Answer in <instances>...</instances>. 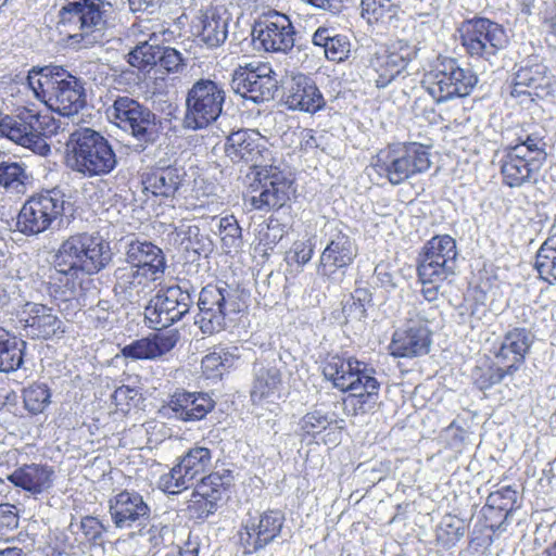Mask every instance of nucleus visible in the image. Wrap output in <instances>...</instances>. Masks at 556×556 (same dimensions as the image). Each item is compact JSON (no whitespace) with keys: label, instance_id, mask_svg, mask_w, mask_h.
<instances>
[{"label":"nucleus","instance_id":"nucleus-1","mask_svg":"<svg viewBox=\"0 0 556 556\" xmlns=\"http://www.w3.org/2000/svg\"><path fill=\"white\" fill-rule=\"evenodd\" d=\"M25 86L36 99L63 116L75 115L85 105L81 83L61 66L33 67Z\"/></svg>","mask_w":556,"mask_h":556},{"label":"nucleus","instance_id":"nucleus-2","mask_svg":"<svg viewBox=\"0 0 556 556\" xmlns=\"http://www.w3.org/2000/svg\"><path fill=\"white\" fill-rule=\"evenodd\" d=\"M65 164L73 172L91 178L111 173L116 166V156L103 136L81 128L70 136Z\"/></svg>","mask_w":556,"mask_h":556},{"label":"nucleus","instance_id":"nucleus-3","mask_svg":"<svg viewBox=\"0 0 556 556\" xmlns=\"http://www.w3.org/2000/svg\"><path fill=\"white\" fill-rule=\"evenodd\" d=\"M111 261V250L100 238L78 233L64 240L53 257L58 273L78 277L79 274L93 275Z\"/></svg>","mask_w":556,"mask_h":556},{"label":"nucleus","instance_id":"nucleus-4","mask_svg":"<svg viewBox=\"0 0 556 556\" xmlns=\"http://www.w3.org/2000/svg\"><path fill=\"white\" fill-rule=\"evenodd\" d=\"M111 11L106 0H66L59 13L60 23L75 31L71 35L75 42L89 48L103 42Z\"/></svg>","mask_w":556,"mask_h":556},{"label":"nucleus","instance_id":"nucleus-5","mask_svg":"<svg viewBox=\"0 0 556 556\" xmlns=\"http://www.w3.org/2000/svg\"><path fill=\"white\" fill-rule=\"evenodd\" d=\"M431 147L420 142H399L378 152L374 168L391 185L427 172L431 166Z\"/></svg>","mask_w":556,"mask_h":556},{"label":"nucleus","instance_id":"nucleus-6","mask_svg":"<svg viewBox=\"0 0 556 556\" xmlns=\"http://www.w3.org/2000/svg\"><path fill=\"white\" fill-rule=\"evenodd\" d=\"M59 129L60 121L50 114L35 113L27 108L15 116H5L0 122L2 136L42 156L51 150L46 138L58 134Z\"/></svg>","mask_w":556,"mask_h":556},{"label":"nucleus","instance_id":"nucleus-7","mask_svg":"<svg viewBox=\"0 0 556 556\" xmlns=\"http://www.w3.org/2000/svg\"><path fill=\"white\" fill-rule=\"evenodd\" d=\"M422 87L437 103L469 96L478 84V76L464 68L456 59H438L422 78Z\"/></svg>","mask_w":556,"mask_h":556},{"label":"nucleus","instance_id":"nucleus-8","mask_svg":"<svg viewBox=\"0 0 556 556\" xmlns=\"http://www.w3.org/2000/svg\"><path fill=\"white\" fill-rule=\"evenodd\" d=\"M224 102L225 91L217 83L199 79L187 93L182 127L190 130L206 128L220 116Z\"/></svg>","mask_w":556,"mask_h":556},{"label":"nucleus","instance_id":"nucleus-9","mask_svg":"<svg viewBox=\"0 0 556 556\" xmlns=\"http://www.w3.org/2000/svg\"><path fill=\"white\" fill-rule=\"evenodd\" d=\"M357 255L355 240L338 226L330 227L328 242L319 256L317 276L328 286L341 285Z\"/></svg>","mask_w":556,"mask_h":556},{"label":"nucleus","instance_id":"nucleus-10","mask_svg":"<svg viewBox=\"0 0 556 556\" xmlns=\"http://www.w3.org/2000/svg\"><path fill=\"white\" fill-rule=\"evenodd\" d=\"M460 42L470 58L492 63V59L508 45L505 28L489 18L475 17L459 28Z\"/></svg>","mask_w":556,"mask_h":556},{"label":"nucleus","instance_id":"nucleus-11","mask_svg":"<svg viewBox=\"0 0 556 556\" xmlns=\"http://www.w3.org/2000/svg\"><path fill=\"white\" fill-rule=\"evenodd\" d=\"M456 257V241L450 235H438L427 241L417 266L422 285L443 282L454 275Z\"/></svg>","mask_w":556,"mask_h":556},{"label":"nucleus","instance_id":"nucleus-12","mask_svg":"<svg viewBox=\"0 0 556 556\" xmlns=\"http://www.w3.org/2000/svg\"><path fill=\"white\" fill-rule=\"evenodd\" d=\"M64 194L58 190H47L29 198L17 216L18 230L27 236L46 231L64 211Z\"/></svg>","mask_w":556,"mask_h":556},{"label":"nucleus","instance_id":"nucleus-13","mask_svg":"<svg viewBox=\"0 0 556 556\" xmlns=\"http://www.w3.org/2000/svg\"><path fill=\"white\" fill-rule=\"evenodd\" d=\"M279 81L269 63L251 62L239 66L232 75L231 88L247 100L263 103L275 98Z\"/></svg>","mask_w":556,"mask_h":556},{"label":"nucleus","instance_id":"nucleus-14","mask_svg":"<svg viewBox=\"0 0 556 556\" xmlns=\"http://www.w3.org/2000/svg\"><path fill=\"white\" fill-rule=\"evenodd\" d=\"M556 91V76L544 60L538 55H530L523 60L514 74L510 96L519 98L528 96L545 99Z\"/></svg>","mask_w":556,"mask_h":556},{"label":"nucleus","instance_id":"nucleus-15","mask_svg":"<svg viewBox=\"0 0 556 556\" xmlns=\"http://www.w3.org/2000/svg\"><path fill=\"white\" fill-rule=\"evenodd\" d=\"M200 328L204 333L219 332L226 327V317L236 313L233 294L227 283L207 285L199 293Z\"/></svg>","mask_w":556,"mask_h":556},{"label":"nucleus","instance_id":"nucleus-16","mask_svg":"<svg viewBox=\"0 0 556 556\" xmlns=\"http://www.w3.org/2000/svg\"><path fill=\"white\" fill-rule=\"evenodd\" d=\"M295 29L286 14L273 12L252 27L253 41L267 52L288 53L295 45Z\"/></svg>","mask_w":556,"mask_h":556},{"label":"nucleus","instance_id":"nucleus-17","mask_svg":"<svg viewBox=\"0 0 556 556\" xmlns=\"http://www.w3.org/2000/svg\"><path fill=\"white\" fill-rule=\"evenodd\" d=\"M325 378L332 382L333 387L343 392L357 391V387L372 375L376 369L369 364L352 356L328 355L323 364Z\"/></svg>","mask_w":556,"mask_h":556},{"label":"nucleus","instance_id":"nucleus-18","mask_svg":"<svg viewBox=\"0 0 556 556\" xmlns=\"http://www.w3.org/2000/svg\"><path fill=\"white\" fill-rule=\"evenodd\" d=\"M417 51L416 43L405 39H396L381 53H377L371 61V66L377 74L376 87L386 88L407 67L408 63L416 56Z\"/></svg>","mask_w":556,"mask_h":556},{"label":"nucleus","instance_id":"nucleus-19","mask_svg":"<svg viewBox=\"0 0 556 556\" xmlns=\"http://www.w3.org/2000/svg\"><path fill=\"white\" fill-rule=\"evenodd\" d=\"M285 520V514L279 509H268L247 520L244 533H241L244 554H255L274 542L280 535Z\"/></svg>","mask_w":556,"mask_h":556},{"label":"nucleus","instance_id":"nucleus-20","mask_svg":"<svg viewBox=\"0 0 556 556\" xmlns=\"http://www.w3.org/2000/svg\"><path fill=\"white\" fill-rule=\"evenodd\" d=\"M522 149L506 148L500 163L503 184L509 188L534 186L545 162L527 156Z\"/></svg>","mask_w":556,"mask_h":556},{"label":"nucleus","instance_id":"nucleus-21","mask_svg":"<svg viewBox=\"0 0 556 556\" xmlns=\"http://www.w3.org/2000/svg\"><path fill=\"white\" fill-rule=\"evenodd\" d=\"M431 343V331L428 326L409 318L403 327L393 332L389 351L394 357H419L429 353Z\"/></svg>","mask_w":556,"mask_h":556},{"label":"nucleus","instance_id":"nucleus-22","mask_svg":"<svg viewBox=\"0 0 556 556\" xmlns=\"http://www.w3.org/2000/svg\"><path fill=\"white\" fill-rule=\"evenodd\" d=\"M534 333L526 327H514L502 337L493 352L496 362L507 366L509 372H517L523 366L534 343Z\"/></svg>","mask_w":556,"mask_h":556},{"label":"nucleus","instance_id":"nucleus-23","mask_svg":"<svg viewBox=\"0 0 556 556\" xmlns=\"http://www.w3.org/2000/svg\"><path fill=\"white\" fill-rule=\"evenodd\" d=\"M283 101L288 109L316 113L326 101L316 83L309 76L299 73L292 75L283 85Z\"/></svg>","mask_w":556,"mask_h":556},{"label":"nucleus","instance_id":"nucleus-24","mask_svg":"<svg viewBox=\"0 0 556 556\" xmlns=\"http://www.w3.org/2000/svg\"><path fill=\"white\" fill-rule=\"evenodd\" d=\"M267 140L255 129H239L232 131L225 142L226 156L233 163L250 164L253 167L258 166L263 160Z\"/></svg>","mask_w":556,"mask_h":556},{"label":"nucleus","instance_id":"nucleus-25","mask_svg":"<svg viewBox=\"0 0 556 556\" xmlns=\"http://www.w3.org/2000/svg\"><path fill=\"white\" fill-rule=\"evenodd\" d=\"M127 262L130 265V285H140L142 279L152 280L155 274L163 271L165 262L161 249L151 242L131 241L127 249Z\"/></svg>","mask_w":556,"mask_h":556},{"label":"nucleus","instance_id":"nucleus-26","mask_svg":"<svg viewBox=\"0 0 556 556\" xmlns=\"http://www.w3.org/2000/svg\"><path fill=\"white\" fill-rule=\"evenodd\" d=\"M229 15L223 8H210L190 21L189 29L180 37L195 36L208 47H218L228 36Z\"/></svg>","mask_w":556,"mask_h":556},{"label":"nucleus","instance_id":"nucleus-27","mask_svg":"<svg viewBox=\"0 0 556 556\" xmlns=\"http://www.w3.org/2000/svg\"><path fill=\"white\" fill-rule=\"evenodd\" d=\"M106 114L119 128L130 131L135 137L143 136L151 123L150 113L129 97L117 98Z\"/></svg>","mask_w":556,"mask_h":556},{"label":"nucleus","instance_id":"nucleus-28","mask_svg":"<svg viewBox=\"0 0 556 556\" xmlns=\"http://www.w3.org/2000/svg\"><path fill=\"white\" fill-rule=\"evenodd\" d=\"M261 191L250 198V203L255 210L270 211L282 207L290 199L292 182L282 173L270 170L260 178Z\"/></svg>","mask_w":556,"mask_h":556},{"label":"nucleus","instance_id":"nucleus-29","mask_svg":"<svg viewBox=\"0 0 556 556\" xmlns=\"http://www.w3.org/2000/svg\"><path fill=\"white\" fill-rule=\"evenodd\" d=\"M251 401L254 404L279 395L282 388V372L275 359H257L252 367Z\"/></svg>","mask_w":556,"mask_h":556},{"label":"nucleus","instance_id":"nucleus-30","mask_svg":"<svg viewBox=\"0 0 556 556\" xmlns=\"http://www.w3.org/2000/svg\"><path fill=\"white\" fill-rule=\"evenodd\" d=\"M110 513L117 528H130L149 518L150 508L142 496L135 492L123 491L110 502Z\"/></svg>","mask_w":556,"mask_h":556},{"label":"nucleus","instance_id":"nucleus-31","mask_svg":"<svg viewBox=\"0 0 556 556\" xmlns=\"http://www.w3.org/2000/svg\"><path fill=\"white\" fill-rule=\"evenodd\" d=\"M20 321L24 324L28 336L42 339L55 336L62 325L52 308L38 303H27Z\"/></svg>","mask_w":556,"mask_h":556},{"label":"nucleus","instance_id":"nucleus-32","mask_svg":"<svg viewBox=\"0 0 556 556\" xmlns=\"http://www.w3.org/2000/svg\"><path fill=\"white\" fill-rule=\"evenodd\" d=\"M53 477L54 471L50 467L30 464L16 468L8 476V480L31 495H38L52 486Z\"/></svg>","mask_w":556,"mask_h":556},{"label":"nucleus","instance_id":"nucleus-33","mask_svg":"<svg viewBox=\"0 0 556 556\" xmlns=\"http://www.w3.org/2000/svg\"><path fill=\"white\" fill-rule=\"evenodd\" d=\"M174 348V338L170 332H156L152 336L138 339L122 349V355L132 361L155 359Z\"/></svg>","mask_w":556,"mask_h":556},{"label":"nucleus","instance_id":"nucleus-34","mask_svg":"<svg viewBox=\"0 0 556 556\" xmlns=\"http://www.w3.org/2000/svg\"><path fill=\"white\" fill-rule=\"evenodd\" d=\"M211 463V451L206 447H194L176 464V489L187 490L193 481L202 477Z\"/></svg>","mask_w":556,"mask_h":556},{"label":"nucleus","instance_id":"nucleus-35","mask_svg":"<svg viewBox=\"0 0 556 556\" xmlns=\"http://www.w3.org/2000/svg\"><path fill=\"white\" fill-rule=\"evenodd\" d=\"M547 130L536 123H526L516 132L515 144L509 149H522L521 153L546 162Z\"/></svg>","mask_w":556,"mask_h":556},{"label":"nucleus","instance_id":"nucleus-36","mask_svg":"<svg viewBox=\"0 0 556 556\" xmlns=\"http://www.w3.org/2000/svg\"><path fill=\"white\" fill-rule=\"evenodd\" d=\"M380 382L377 380L376 375L367 377L357 391H350L351 393L344 400V409L349 415L358 416L366 415L376 408L379 399Z\"/></svg>","mask_w":556,"mask_h":556},{"label":"nucleus","instance_id":"nucleus-37","mask_svg":"<svg viewBox=\"0 0 556 556\" xmlns=\"http://www.w3.org/2000/svg\"><path fill=\"white\" fill-rule=\"evenodd\" d=\"M170 292L172 288L157 292L146 307V318L157 332H170L174 337V330L168 329L174 324V300L168 295Z\"/></svg>","mask_w":556,"mask_h":556},{"label":"nucleus","instance_id":"nucleus-38","mask_svg":"<svg viewBox=\"0 0 556 556\" xmlns=\"http://www.w3.org/2000/svg\"><path fill=\"white\" fill-rule=\"evenodd\" d=\"M214 408V402L203 393H176V419L195 421Z\"/></svg>","mask_w":556,"mask_h":556},{"label":"nucleus","instance_id":"nucleus-39","mask_svg":"<svg viewBox=\"0 0 556 556\" xmlns=\"http://www.w3.org/2000/svg\"><path fill=\"white\" fill-rule=\"evenodd\" d=\"M30 176L22 162H0V187L8 194L20 197L27 191Z\"/></svg>","mask_w":556,"mask_h":556},{"label":"nucleus","instance_id":"nucleus-40","mask_svg":"<svg viewBox=\"0 0 556 556\" xmlns=\"http://www.w3.org/2000/svg\"><path fill=\"white\" fill-rule=\"evenodd\" d=\"M26 342L0 328V371L12 372L21 368Z\"/></svg>","mask_w":556,"mask_h":556},{"label":"nucleus","instance_id":"nucleus-41","mask_svg":"<svg viewBox=\"0 0 556 556\" xmlns=\"http://www.w3.org/2000/svg\"><path fill=\"white\" fill-rule=\"evenodd\" d=\"M176 245L185 254L186 261H195L204 249L203 236L192 220H181L176 227Z\"/></svg>","mask_w":556,"mask_h":556},{"label":"nucleus","instance_id":"nucleus-42","mask_svg":"<svg viewBox=\"0 0 556 556\" xmlns=\"http://www.w3.org/2000/svg\"><path fill=\"white\" fill-rule=\"evenodd\" d=\"M339 420L334 413L327 412L323 408H315L306 413L298 424L299 434L303 438H316L332 426H338Z\"/></svg>","mask_w":556,"mask_h":556},{"label":"nucleus","instance_id":"nucleus-43","mask_svg":"<svg viewBox=\"0 0 556 556\" xmlns=\"http://www.w3.org/2000/svg\"><path fill=\"white\" fill-rule=\"evenodd\" d=\"M362 17L368 23H390L399 16L401 0H362Z\"/></svg>","mask_w":556,"mask_h":556},{"label":"nucleus","instance_id":"nucleus-44","mask_svg":"<svg viewBox=\"0 0 556 556\" xmlns=\"http://www.w3.org/2000/svg\"><path fill=\"white\" fill-rule=\"evenodd\" d=\"M534 267L540 278L549 285L556 282V232L541 244L535 255Z\"/></svg>","mask_w":556,"mask_h":556},{"label":"nucleus","instance_id":"nucleus-45","mask_svg":"<svg viewBox=\"0 0 556 556\" xmlns=\"http://www.w3.org/2000/svg\"><path fill=\"white\" fill-rule=\"evenodd\" d=\"M168 51L165 50L162 54L160 47L143 42L128 53V63L134 67L144 68L155 65L157 60H160L161 64L170 71L172 54Z\"/></svg>","mask_w":556,"mask_h":556},{"label":"nucleus","instance_id":"nucleus-46","mask_svg":"<svg viewBox=\"0 0 556 556\" xmlns=\"http://www.w3.org/2000/svg\"><path fill=\"white\" fill-rule=\"evenodd\" d=\"M466 525L463 519L452 515L444 516L435 529L438 545L444 549L454 547L465 535Z\"/></svg>","mask_w":556,"mask_h":556},{"label":"nucleus","instance_id":"nucleus-47","mask_svg":"<svg viewBox=\"0 0 556 556\" xmlns=\"http://www.w3.org/2000/svg\"><path fill=\"white\" fill-rule=\"evenodd\" d=\"M217 502L216 495L203 492L197 486L191 493V497L185 498L186 508L184 510L188 513L189 518L203 519L215 513Z\"/></svg>","mask_w":556,"mask_h":556},{"label":"nucleus","instance_id":"nucleus-48","mask_svg":"<svg viewBox=\"0 0 556 556\" xmlns=\"http://www.w3.org/2000/svg\"><path fill=\"white\" fill-rule=\"evenodd\" d=\"M372 303V294L367 288H356L343 303L342 312L348 319L364 320L367 306Z\"/></svg>","mask_w":556,"mask_h":556},{"label":"nucleus","instance_id":"nucleus-49","mask_svg":"<svg viewBox=\"0 0 556 556\" xmlns=\"http://www.w3.org/2000/svg\"><path fill=\"white\" fill-rule=\"evenodd\" d=\"M23 402L30 414H41L51 402L50 389L45 383L35 382L24 389Z\"/></svg>","mask_w":556,"mask_h":556},{"label":"nucleus","instance_id":"nucleus-50","mask_svg":"<svg viewBox=\"0 0 556 556\" xmlns=\"http://www.w3.org/2000/svg\"><path fill=\"white\" fill-rule=\"evenodd\" d=\"M514 375L515 372H509L507 370L506 365H502L494 359L489 366L477 367L473 371V379L476 386L480 390H486L501 383L506 377H511Z\"/></svg>","mask_w":556,"mask_h":556},{"label":"nucleus","instance_id":"nucleus-51","mask_svg":"<svg viewBox=\"0 0 556 556\" xmlns=\"http://www.w3.org/2000/svg\"><path fill=\"white\" fill-rule=\"evenodd\" d=\"M199 479L200 484L197 486L203 492L216 495V500L220 501L227 489L231 485L233 477L230 470L223 469L222 471H215Z\"/></svg>","mask_w":556,"mask_h":556},{"label":"nucleus","instance_id":"nucleus-52","mask_svg":"<svg viewBox=\"0 0 556 556\" xmlns=\"http://www.w3.org/2000/svg\"><path fill=\"white\" fill-rule=\"evenodd\" d=\"M486 501L495 506H503L505 514L511 516L521 507V501L518 497V491L511 485H503L491 492Z\"/></svg>","mask_w":556,"mask_h":556},{"label":"nucleus","instance_id":"nucleus-53","mask_svg":"<svg viewBox=\"0 0 556 556\" xmlns=\"http://www.w3.org/2000/svg\"><path fill=\"white\" fill-rule=\"evenodd\" d=\"M481 514L485 527L493 533L506 531L513 519L511 515L505 514L503 506L492 505L488 501H485L484 506L481 508Z\"/></svg>","mask_w":556,"mask_h":556},{"label":"nucleus","instance_id":"nucleus-54","mask_svg":"<svg viewBox=\"0 0 556 556\" xmlns=\"http://www.w3.org/2000/svg\"><path fill=\"white\" fill-rule=\"evenodd\" d=\"M176 321L184 317L193 303L197 287L189 279L176 277Z\"/></svg>","mask_w":556,"mask_h":556},{"label":"nucleus","instance_id":"nucleus-55","mask_svg":"<svg viewBox=\"0 0 556 556\" xmlns=\"http://www.w3.org/2000/svg\"><path fill=\"white\" fill-rule=\"evenodd\" d=\"M283 236V226L277 219L270 218L267 224L260 225L257 237L258 247L266 253L267 251L273 250Z\"/></svg>","mask_w":556,"mask_h":556},{"label":"nucleus","instance_id":"nucleus-56","mask_svg":"<svg viewBox=\"0 0 556 556\" xmlns=\"http://www.w3.org/2000/svg\"><path fill=\"white\" fill-rule=\"evenodd\" d=\"M219 231L225 247L239 248L241 245L242 230L235 216L223 217L219 220Z\"/></svg>","mask_w":556,"mask_h":556},{"label":"nucleus","instance_id":"nucleus-57","mask_svg":"<svg viewBox=\"0 0 556 556\" xmlns=\"http://www.w3.org/2000/svg\"><path fill=\"white\" fill-rule=\"evenodd\" d=\"M351 42L344 35L333 34L324 53L329 61L342 62L349 58Z\"/></svg>","mask_w":556,"mask_h":556},{"label":"nucleus","instance_id":"nucleus-58","mask_svg":"<svg viewBox=\"0 0 556 556\" xmlns=\"http://www.w3.org/2000/svg\"><path fill=\"white\" fill-rule=\"evenodd\" d=\"M18 527V513L14 505L0 504V541H9Z\"/></svg>","mask_w":556,"mask_h":556},{"label":"nucleus","instance_id":"nucleus-59","mask_svg":"<svg viewBox=\"0 0 556 556\" xmlns=\"http://www.w3.org/2000/svg\"><path fill=\"white\" fill-rule=\"evenodd\" d=\"M314 254V245L311 240L295 241L287 252L286 260L288 263H295L299 266L307 264Z\"/></svg>","mask_w":556,"mask_h":556},{"label":"nucleus","instance_id":"nucleus-60","mask_svg":"<svg viewBox=\"0 0 556 556\" xmlns=\"http://www.w3.org/2000/svg\"><path fill=\"white\" fill-rule=\"evenodd\" d=\"M151 186L153 188L152 192L156 197L170 198L174 195V185L170 172L167 173V176H165V173L155 175L154 182Z\"/></svg>","mask_w":556,"mask_h":556},{"label":"nucleus","instance_id":"nucleus-61","mask_svg":"<svg viewBox=\"0 0 556 556\" xmlns=\"http://www.w3.org/2000/svg\"><path fill=\"white\" fill-rule=\"evenodd\" d=\"M223 365V361L220 358V352L214 351L202 359V369L206 378H215L222 376L219 371Z\"/></svg>","mask_w":556,"mask_h":556},{"label":"nucleus","instance_id":"nucleus-62","mask_svg":"<svg viewBox=\"0 0 556 556\" xmlns=\"http://www.w3.org/2000/svg\"><path fill=\"white\" fill-rule=\"evenodd\" d=\"M316 9L326 11L331 15H339L345 9L346 0H301Z\"/></svg>","mask_w":556,"mask_h":556},{"label":"nucleus","instance_id":"nucleus-63","mask_svg":"<svg viewBox=\"0 0 556 556\" xmlns=\"http://www.w3.org/2000/svg\"><path fill=\"white\" fill-rule=\"evenodd\" d=\"M80 528L89 540H97L102 535L104 527L96 517L87 516L81 519Z\"/></svg>","mask_w":556,"mask_h":556},{"label":"nucleus","instance_id":"nucleus-64","mask_svg":"<svg viewBox=\"0 0 556 556\" xmlns=\"http://www.w3.org/2000/svg\"><path fill=\"white\" fill-rule=\"evenodd\" d=\"M438 315V309L434 306L420 302L416 307V321L424 325L432 323Z\"/></svg>","mask_w":556,"mask_h":556}]
</instances>
